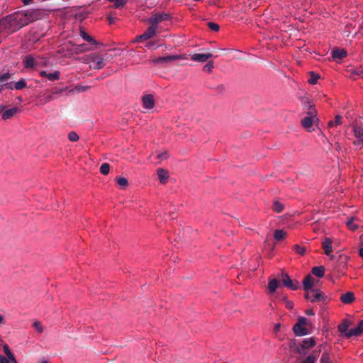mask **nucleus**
Here are the masks:
<instances>
[{
	"instance_id": "1",
	"label": "nucleus",
	"mask_w": 363,
	"mask_h": 363,
	"mask_svg": "<svg viewBox=\"0 0 363 363\" xmlns=\"http://www.w3.org/2000/svg\"><path fill=\"white\" fill-rule=\"evenodd\" d=\"M43 15V12L40 9H33L30 11H19L8 15V17L9 20L11 22V26H13V30L17 31L22 27L40 19Z\"/></svg>"
},
{
	"instance_id": "2",
	"label": "nucleus",
	"mask_w": 363,
	"mask_h": 363,
	"mask_svg": "<svg viewBox=\"0 0 363 363\" xmlns=\"http://www.w3.org/2000/svg\"><path fill=\"white\" fill-rule=\"evenodd\" d=\"M84 63L89 64L91 69H100L105 66L104 58L102 55L97 53H92L86 55L83 58Z\"/></svg>"
},
{
	"instance_id": "3",
	"label": "nucleus",
	"mask_w": 363,
	"mask_h": 363,
	"mask_svg": "<svg viewBox=\"0 0 363 363\" xmlns=\"http://www.w3.org/2000/svg\"><path fill=\"white\" fill-rule=\"evenodd\" d=\"M12 74L7 72L0 74V93L5 89H13V82L11 81Z\"/></svg>"
},
{
	"instance_id": "4",
	"label": "nucleus",
	"mask_w": 363,
	"mask_h": 363,
	"mask_svg": "<svg viewBox=\"0 0 363 363\" xmlns=\"http://www.w3.org/2000/svg\"><path fill=\"white\" fill-rule=\"evenodd\" d=\"M305 298L311 302L324 301L325 296L324 294L319 289H311L306 291Z\"/></svg>"
},
{
	"instance_id": "5",
	"label": "nucleus",
	"mask_w": 363,
	"mask_h": 363,
	"mask_svg": "<svg viewBox=\"0 0 363 363\" xmlns=\"http://www.w3.org/2000/svg\"><path fill=\"white\" fill-rule=\"evenodd\" d=\"M171 19L169 14L167 13H152L148 21L150 25L157 27V24L162 21H167Z\"/></svg>"
},
{
	"instance_id": "6",
	"label": "nucleus",
	"mask_w": 363,
	"mask_h": 363,
	"mask_svg": "<svg viewBox=\"0 0 363 363\" xmlns=\"http://www.w3.org/2000/svg\"><path fill=\"white\" fill-rule=\"evenodd\" d=\"M179 59H186V57L178 55H167L154 58L152 62L154 64H169Z\"/></svg>"
},
{
	"instance_id": "7",
	"label": "nucleus",
	"mask_w": 363,
	"mask_h": 363,
	"mask_svg": "<svg viewBox=\"0 0 363 363\" xmlns=\"http://www.w3.org/2000/svg\"><path fill=\"white\" fill-rule=\"evenodd\" d=\"M23 63L26 68H35L38 65H43V61L38 57L35 58L33 55H28L23 59Z\"/></svg>"
},
{
	"instance_id": "8",
	"label": "nucleus",
	"mask_w": 363,
	"mask_h": 363,
	"mask_svg": "<svg viewBox=\"0 0 363 363\" xmlns=\"http://www.w3.org/2000/svg\"><path fill=\"white\" fill-rule=\"evenodd\" d=\"M315 345V341L313 337L306 338L302 341L300 347H298L296 352L300 354H305V350L311 348Z\"/></svg>"
},
{
	"instance_id": "9",
	"label": "nucleus",
	"mask_w": 363,
	"mask_h": 363,
	"mask_svg": "<svg viewBox=\"0 0 363 363\" xmlns=\"http://www.w3.org/2000/svg\"><path fill=\"white\" fill-rule=\"evenodd\" d=\"M282 283L285 286L294 291L300 288L298 281H293L286 274L282 275Z\"/></svg>"
},
{
	"instance_id": "10",
	"label": "nucleus",
	"mask_w": 363,
	"mask_h": 363,
	"mask_svg": "<svg viewBox=\"0 0 363 363\" xmlns=\"http://www.w3.org/2000/svg\"><path fill=\"white\" fill-rule=\"evenodd\" d=\"M318 118L307 116L301 120V124L305 129L311 132L313 130L312 129L313 125L318 121Z\"/></svg>"
},
{
	"instance_id": "11",
	"label": "nucleus",
	"mask_w": 363,
	"mask_h": 363,
	"mask_svg": "<svg viewBox=\"0 0 363 363\" xmlns=\"http://www.w3.org/2000/svg\"><path fill=\"white\" fill-rule=\"evenodd\" d=\"M157 28V27L150 25V26L142 35L138 37V40L142 41L150 39L155 35Z\"/></svg>"
},
{
	"instance_id": "12",
	"label": "nucleus",
	"mask_w": 363,
	"mask_h": 363,
	"mask_svg": "<svg viewBox=\"0 0 363 363\" xmlns=\"http://www.w3.org/2000/svg\"><path fill=\"white\" fill-rule=\"evenodd\" d=\"M213 57V54L208 53H196L191 56V59L196 62H205L208 59L212 58Z\"/></svg>"
},
{
	"instance_id": "13",
	"label": "nucleus",
	"mask_w": 363,
	"mask_h": 363,
	"mask_svg": "<svg viewBox=\"0 0 363 363\" xmlns=\"http://www.w3.org/2000/svg\"><path fill=\"white\" fill-rule=\"evenodd\" d=\"M363 333V319L359 323L357 327L350 329L346 333V337L350 338L352 336H359Z\"/></svg>"
},
{
	"instance_id": "14",
	"label": "nucleus",
	"mask_w": 363,
	"mask_h": 363,
	"mask_svg": "<svg viewBox=\"0 0 363 363\" xmlns=\"http://www.w3.org/2000/svg\"><path fill=\"white\" fill-rule=\"evenodd\" d=\"M142 101L145 108L151 109L155 106V100L152 94H146L143 96Z\"/></svg>"
},
{
	"instance_id": "15",
	"label": "nucleus",
	"mask_w": 363,
	"mask_h": 363,
	"mask_svg": "<svg viewBox=\"0 0 363 363\" xmlns=\"http://www.w3.org/2000/svg\"><path fill=\"white\" fill-rule=\"evenodd\" d=\"M40 75L42 77H46L49 81L55 82L58 79H60V71H55L53 73H47L46 71H41L40 72Z\"/></svg>"
},
{
	"instance_id": "16",
	"label": "nucleus",
	"mask_w": 363,
	"mask_h": 363,
	"mask_svg": "<svg viewBox=\"0 0 363 363\" xmlns=\"http://www.w3.org/2000/svg\"><path fill=\"white\" fill-rule=\"evenodd\" d=\"M340 299L344 304H350L354 301L355 297L353 292L347 291L345 294H342Z\"/></svg>"
},
{
	"instance_id": "17",
	"label": "nucleus",
	"mask_w": 363,
	"mask_h": 363,
	"mask_svg": "<svg viewBox=\"0 0 363 363\" xmlns=\"http://www.w3.org/2000/svg\"><path fill=\"white\" fill-rule=\"evenodd\" d=\"M322 247L324 250V252L327 255H330L333 252L332 240L329 238H325L323 242Z\"/></svg>"
},
{
	"instance_id": "18",
	"label": "nucleus",
	"mask_w": 363,
	"mask_h": 363,
	"mask_svg": "<svg viewBox=\"0 0 363 363\" xmlns=\"http://www.w3.org/2000/svg\"><path fill=\"white\" fill-rule=\"evenodd\" d=\"M320 350H314L311 354L307 356L303 360L301 361L300 363H315L316 359L320 355Z\"/></svg>"
},
{
	"instance_id": "19",
	"label": "nucleus",
	"mask_w": 363,
	"mask_h": 363,
	"mask_svg": "<svg viewBox=\"0 0 363 363\" xmlns=\"http://www.w3.org/2000/svg\"><path fill=\"white\" fill-rule=\"evenodd\" d=\"M346 56L347 51L345 49H336L332 52V57L335 60H341Z\"/></svg>"
},
{
	"instance_id": "20",
	"label": "nucleus",
	"mask_w": 363,
	"mask_h": 363,
	"mask_svg": "<svg viewBox=\"0 0 363 363\" xmlns=\"http://www.w3.org/2000/svg\"><path fill=\"white\" fill-rule=\"evenodd\" d=\"M80 36L89 43V45H97L98 43L91 35H89L84 29H80Z\"/></svg>"
},
{
	"instance_id": "21",
	"label": "nucleus",
	"mask_w": 363,
	"mask_h": 363,
	"mask_svg": "<svg viewBox=\"0 0 363 363\" xmlns=\"http://www.w3.org/2000/svg\"><path fill=\"white\" fill-rule=\"evenodd\" d=\"M293 330L296 336H303L308 334V330L306 328L296 323L293 327Z\"/></svg>"
},
{
	"instance_id": "22",
	"label": "nucleus",
	"mask_w": 363,
	"mask_h": 363,
	"mask_svg": "<svg viewBox=\"0 0 363 363\" xmlns=\"http://www.w3.org/2000/svg\"><path fill=\"white\" fill-rule=\"evenodd\" d=\"M157 175L160 183L163 184L167 183L169 178V173L167 170L162 168L158 169Z\"/></svg>"
},
{
	"instance_id": "23",
	"label": "nucleus",
	"mask_w": 363,
	"mask_h": 363,
	"mask_svg": "<svg viewBox=\"0 0 363 363\" xmlns=\"http://www.w3.org/2000/svg\"><path fill=\"white\" fill-rule=\"evenodd\" d=\"M18 111V108L16 107H13L12 108L6 110L5 111H2V118L4 120H7L12 118L14 115H16Z\"/></svg>"
},
{
	"instance_id": "24",
	"label": "nucleus",
	"mask_w": 363,
	"mask_h": 363,
	"mask_svg": "<svg viewBox=\"0 0 363 363\" xmlns=\"http://www.w3.org/2000/svg\"><path fill=\"white\" fill-rule=\"evenodd\" d=\"M303 289L306 291H309L313 286V277L310 275L306 276L303 281Z\"/></svg>"
},
{
	"instance_id": "25",
	"label": "nucleus",
	"mask_w": 363,
	"mask_h": 363,
	"mask_svg": "<svg viewBox=\"0 0 363 363\" xmlns=\"http://www.w3.org/2000/svg\"><path fill=\"white\" fill-rule=\"evenodd\" d=\"M3 349H4V353L6 354V357L11 359V361H12L13 363H17V360L15 357V356L13 355V354L11 352L9 347L8 346L7 344H4L3 345Z\"/></svg>"
},
{
	"instance_id": "26",
	"label": "nucleus",
	"mask_w": 363,
	"mask_h": 363,
	"mask_svg": "<svg viewBox=\"0 0 363 363\" xmlns=\"http://www.w3.org/2000/svg\"><path fill=\"white\" fill-rule=\"evenodd\" d=\"M350 325V322L345 320L338 325V330L342 334H345L346 336V333H348L350 330H348Z\"/></svg>"
},
{
	"instance_id": "27",
	"label": "nucleus",
	"mask_w": 363,
	"mask_h": 363,
	"mask_svg": "<svg viewBox=\"0 0 363 363\" xmlns=\"http://www.w3.org/2000/svg\"><path fill=\"white\" fill-rule=\"evenodd\" d=\"M279 286L278 281L276 279H270L268 283V289L271 294H273L276 291L277 289Z\"/></svg>"
},
{
	"instance_id": "28",
	"label": "nucleus",
	"mask_w": 363,
	"mask_h": 363,
	"mask_svg": "<svg viewBox=\"0 0 363 363\" xmlns=\"http://www.w3.org/2000/svg\"><path fill=\"white\" fill-rule=\"evenodd\" d=\"M325 269L323 266L314 267L312 269L313 275L318 278H322L324 276Z\"/></svg>"
},
{
	"instance_id": "29",
	"label": "nucleus",
	"mask_w": 363,
	"mask_h": 363,
	"mask_svg": "<svg viewBox=\"0 0 363 363\" xmlns=\"http://www.w3.org/2000/svg\"><path fill=\"white\" fill-rule=\"evenodd\" d=\"M74 50L76 53H82V52L89 51L91 50V48L86 44H81V45H75V48Z\"/></svg>"
},
{
	"instance_id": "30",
	"label": "nucleus",
	"mask_w": 363,
	"mask_h": 363,
	"mask_svg": "<svg viewBox=\"0 0 363 363\" xmlns=\"http://www.w3.org/2000/svg\"><path fill=\"white\" fill-rule=\"evenodd\" d=\"M353 133L355 138L363 137V128L359 127L357 125H353Z\"/></svg>"
},
{
	"instance_id": "31",
	"label": "nucleus",
	"mask_w": 363,
	"mask_h": 363,
	"mask_svg": "<svg viewBox=\"0 0 363 363\" xmlns=\"http://www.w3.org/2000/svg\"><path fill=\"white\" fill-rule=\"evenodd\" d=\"M272 209L276 213H281L284 210V205L278 201H274L272 206Z\"/></svg>"
},
{
	"instance_id": "32",
	"label": "nucleus",
	"mask_w": 363,
	"mask_h": 363,
	"mask_svg": "<svg viewBox=\"0 0 363 363\" xmlns=\"http://www.w3.org/2000/svg\"><path fill=\"white\" fill-rule=\"evenodd\" d=\"M286 233L283 230H276L274 231V238L277 240H281L285 238Z\"/></svg>"
},
{
	"instance_id": "33",
	"label": "nucleus",
	"mask_w": 363,
	"mask_h": 363,
	"mask_svg": "<svg viewBox=\"0 0 363 363\" xmlns=\"http://www.w3.org/2000/svg\"><path fill=\"white\" fill-rule=\"evenodd\" d=\"M319 78H320V75L318 74H315L313 72H310V79L308 80V82L311 84H315Z\"/></svg>"
},
{
	"instance_id": "34",
	"label": "nucleus",
	"mask_w": 363,
	"mask_h": 363,
	"mask_svg": "<svg viewBox=\"0 0 363 363\" xmlns=\"http://www.w3.org/2000/svg\"><path fill=\"white\" fill-rule=\"evenodd\" d=\"M26 86V82L24 79H21L16 83H13V89H16L17 90L23 89Z\"/></svg>"
},
{
	"instance_id": "35",
	"label": "nucleus",
	"mask_w": 363,
	"mask_h": 363,
	"mask_svg": "<svg viewBox=\"0 0 363 363\" xmlns=\"http://www.w3.org/2000/svg\"><path fill=\"white\" fill-rule=\"evenodd\" d=\"M89 89V86L79 85V86H76L74 88L70 89L69 92H77V93L84 92V91H87Z\"/></svg>"
},
{
	"instance_id": "36",
	"label": "nucleus",
	"mask_w": 363,
	"mask_h": 363,
	"mask_svg": "<svg viewBox=\"0 0 363 363\" xmlns=\"http://www.w3.org/2000/svg\"><path fill=\"white\" fill-rule=\"evenodd\" d=\"M342 123V116H340V115H337L335 117V119L334 121H330L328 122V126L329 127H332L333 125H340Z\"/></svg>"
},
{
	"instance_id": "37",
	"label": "nucleus",
	"mask_w": 363,
	"mask_h": 363,
	"mask_svg": "<svg viewBox=\"0 0 363 363\" xmlns=\"http://www.w3.org/2000/svg\"><path fill=\"white\" fill-rule=\"evenodd\" d=\"M356 218H351L350 219L348 220V221L347 222V225L348 226V228L351 230H355L357 229L358 228V225L357 224L354 223V221H355Z\"/></svg>"
},
{
	"instance_id": "38",
	"label": "nucleus",
	"mask_w": 363,
	"mask_h": 363,
	"mask_svg": "<svg viewBox=\"0 0 363 363\" xmlns=\"http://www.w3.org/2000/svg\"><path fill=\"white\" fill-rule=\"evenodd\" d=\"M116 182L122 188L126 187L128 184V179L125 177L116 178Z\"/></svg>"
},
{
	"instance_id": "39",
	"label": "nucleus",
	"mask_w": 363,
	"mask_h": 363,
	"mask_svg": "<svg viewBox=\"0 0 363 363\" xmlns=\"http://www.w3.org/2000/svg\"><path fill=\"white\" fill-rule=\"evenodd\" d=\"M109 171H110L109 164L103 163L100 167V172L104 175H106L108 174Z\"/></svg>"
},
{
	"instance_id": "40",
	"label": "nucleus",
	"mask_w": 363,
	"mask_h": 363,
	"mask_svg": "<svg viewBox=\"0 0 363 363\" xmlns=\"http://www.w3.org/2000/svg\"><path fill=\"white\" fill-rule=\"evenodd\" d=\"M113 3L114 8L120 9L126 4L127 0H115Z\"/></svg>"
},
{
	"instance_id": "41",
	"label": "nucleus",
	"mask_w": 363,
	"mask_h": 363,
	"mask_svg": "<svg viewBox=\"0 0 363 363\" xmlns=\"http://www.w3.org/2000/svg\"><path fill=\"white\" fill-rule=\"evenodd\" d=\"M308 116L317 118V111L315 107L312 105L308 106V111L307 112Z\"/></svg>"
},
{
	"instance_id": "42",
	"label": "nucleus",
	"mask_w": 363,
	"mask_h": 363,
	"mask_svg": "<svg viewBox=\"0 0 363 363\" xmlns=\"http://www.w3.org/2000/svg\"><path fill=\"white\" fill-rule=\"evenodd\" d=\"M294 250L296 252L300 255H303L306 253V248L304 247H301L298 245H295L294 246Z\"/></svg>"
},
{
	"instance_id": "43",
	"label": "nucleus",
	"mask_w": 363,
	"mask_h": 363,
	"mask_svg": "<svg viewBox=\"0 0 363 363\" xmlns=\"http://www.w3.org/2000/svg\"><path fill=\"white\" fill-rule=\"evenodd\" d=\"M33 328L39 333H43L44 331V328L39 321H35L33 324Z\"/></svg>"
},
{
	"instance_id": "44",
	"label": "nucleus",
	"mask_w": 363,
	"mask_h": 363,
	"mask_svg": "<svg viewBox=\"0 0 363 363\" xmlns=\"http://www.w3.org/2000/svg\"><path fill=\"white\" fill-rule=\"evenodd\" d=\"M213 68V61H209L207 62V64H206L203 67V70L204 72H212V69Z\"/></svg>"
},
{
	"instance_id": "45",
	"label": "nucleus",
	"mask_w": 363,
	"mask_h": 363,
	"mask_svg": "<svg viewBox=\"0 0 363 363\" xmlns=\"http://www.w3.org/2000/svg\"><path fill=\"white\" fill-rule=\"evenodd\" d=\"M320 363H332L330 355L328 352L323 353L320 358Z\"/></svg>"
},
{
	"instance_id": "46",
	"label": "nucleus",
	"mask_w": 363,
	"mask_h": 363,
	"mask_svg": "<svg viewBox=\"0 0 363 363\" xmlns=\"http://www.w3.org/2000/svg\"><path fill=\"white\" fill-rule=\"evenodd\" d=\"M350 72L352 74L361 76L363 77V68L362 67L352 69Z\"/></svg>"
},
{
	"instance_id": "47",
	"label": "nucleus",
	"mask_w": 363,
	"mask_h": 363,
	"mask_svg": "<svg viewBox=\"0 0 363 363\" xmlns=\"http://www.w3.org/2000/svg\"><path fill=\"white\" fill-rule=\"evenodd\" d=\"M79 138V135L76 132L72 131L68 134V139L72 142H77Z\"/></svg>"
},
{
	"instance_id": "48",
	"label": "nucleus",
	"mask_w": 363,
	"mask_h": 363,
	"mask_svg": "<svg viewBox=\"0 0 363 363\" xmlns=\"http://www.w3.org/2000/svg\"><path fill=\"white\" fill-rule=\"evenodd\" d=\"M208 27L209 29H211V30L215 31V32L218 31L219 28H220L219 25L214 22H208Z\"/></svg>"
},
{
	"instance_id": "49",
	"label": "nucleus",
	"mask_w": 363,
	"mask_h": 363,
	"mask_svg": "<svg viewBox=\"0 0 363 363\" xmlns=\"http://www.w3.org/2000/svg\"><path fill=\"white\" fill-rule=\"evenodd\" d=\"M296 323L304 327L307 325V319L304 317H299Z\"/></svg>"
},
{
	"instance_id": "50",
	"label": "nucleus",
	"mask_w": 363,
	"mask_h": 363,
	"mask_svg": "<svg viewBox=\"0 0 363 363\" xmlns=\"http://www.w3.org/2000/svg\"><path fill=\"white\" fill-rule=\"evenodd\" d=\"M353 144L356 146L363 147V137L356 138V140L353 142Z\"/></svg>"
},
{
	"instance_id": "51",
	"label": "nucleus",
	"mask_w": 363,
	"mask_h": 363,
	"mask_svg": "<svg viewBox=\"0 0 363 363\" xmlns=\"http://www.w3.org/2000/svg\"><path fill=\"white\" fill-rule=\"evenodd\" d=\"M0 363H13L7 357L0 354Z\"/></svg>"
},
{
	"instance_id": "52",
	"label": "nucleus",
	"mask_w": 363,
	"mask_h": 363,
	"mask_svg": "<svg viewBox=\"0 0 363 363\" xmlns=\"http://www.w3.org/2000/svg\"><path fill=\"white\" fill-rule=\"evenodd\" d=\"M353 125H357L359 127L363 128V117H359Z\"/></svg>"
},
{
	"instance_id": "53",
	"label": "nucleus",
	"mask_w": 363,
	"mask_h": 363,
	"mask_svg": "<svg viewBox=\"0 0 363 363\" xmlns=\"http://www.w3.org/2000/svg\"><path fill=\"white\" fill-rule=\"evenodd\" d=\"M45 103H48L53 99L52 94L45 96L43 98Z\"/></svg>"
},
{
	"instance_id": "54",
	"label": "nucleus",
	"mask_w": 363,
	"mask_h": 363,
	"mask_svg": "<svg viewBox=\"0 0 363 363\" xmlns=\"http://www.w3.org/2000/svg\"><path fill=\"white\" fill-rule=\"evenodd\" d=\"M107 19L110 24H113L115 23L116 18L109 15L107 16Z\"/></svg>"
},
{
	"instance_id": "55",
	"label": "nucleus",
	"mask_w": 363,
	"mask_h": 363,
	"mask_svg": "<svg viewBox=\"0 0 363 363\" xmlns=\"http://www.w3.org/2000/svg\"><path fill=\"white\" fill-rule=\"evenodd\" d=\"M306 314L308 315H314L315 313L312 308H309L306 311Z\"/></svg>"
},
{
	"instance_id": "56",
	"label": "nucleus",
	"mask_w": 363,
	"mask_h": 363,
	"mask_svg": "<svg viewBox=\"0 0 363 363\" xmlns=\"http://www.w3.org/2000/svg\"><path fill=\"white\" fill-rule=\"evenodd\" d=\"M166 155H167V153H166V152H164V153H161V154H158V155H157V158H158V159H161V160L164 159V158H166V157H166Z\"/></svg>"
},
{
	"instance_id": "57",
	"label": "nucleus",
	"mask_w": 363,
	"mask_h": 363,
	"mask_svg": "<svg viewBox=\"0 0 363 363\" xmlns=\"http://www.w3.org/2000/svg\"><path fill=\"white\" fill-rule=\"evenodd\" d=\"M66 89H67V88H65V89H55V90H54L52 91V94H59V93H60V92L63 91L64 90H66Z\"/></svg>"
},
{
	"instance_id": "58",
	"label": "nucleus",
	"mask_w": 363,
	"mask_h": 363,
	"mask_svg": "<svg viewBox=\"0 0 363 363\" xmlns=\"http://www.w3.org/2000/svg\"><path fill=\"white\" fill-rule=\"evenodd\" d=\"M24 5H28L33 1V0H22Z\"/></svg>"
},
{
	"instance_id": "59",
	"label": "nucleus",
	"mask_w": 363,
	"mask_h": 363,
	"mask_svg": "<svg viewBox=\"0 0 363 363\" xmlns=\"http://www.w3.org/2000/svg\"><path fill=\"white\" fill-rule=\"evenodd\" d=\"M359 255L361 257L363 258V247H361L359 250Z\"/></svg>"
},
{
	"instance_id": "60",
	"label": "nucleus",
	"mask_w": 363,
	"mask_h": 363,
	"mask_svg": "<svg viewBox=\"0 0 363 363\" xmlns=\"http://www.w3.org/2000/svg\"><path fill=\"white\" fill-rule=\"evenodd\" d=\"M286 306L289 308H292L293 307V303L292 302H287L286 303Z\"/></svg>"
},
{
	"instance_id": "61",
	"label": "nucleus",
	"mask_w": 363,
	"mask_h": 363,
	"mask_svg": "<svg viewBox=\"0 0 363 363\" xmlns=\"http://www.w3.org/2000/svg\"><path fill=\"white\" fill-rule=\"evenodd\" d=\"M279 328H280V324H277L274 327V330L276 332L279 331Z\"/></svg>"
},
{
	"instance_id": "62",
	"label": "nucleus",
	"mask_w": 363,
	"mask_h": 363,
	"mask_svg": "<svg viewBox=\"0 0 363 363\" xmlns=\"http://www.w3.org/2000/svg\"><path fill=\"white\" fill-rule=\"evenodd\" d=\"M4 106H0V113H1V112L4 111Z\"/></svg>"
},
{
	"instance_id": "63",
	"label": "nucleus",
	"mask_w": 363,
	"mask_h": 363,
	"mask_svg": "<svg viewBox=\"0 0 363 363\" xmlns=\"http://www.w3.org/2000/svg\"><path fill=\"white\" fill-rule=\"evenodd\" d=\"M4 320V316L2 315H0V323H1Z\"/></svg>"
},
{
	"instance_id": "64",
	"label": "nucleus",
	"mask_w": 363,
	"mask_h": 363,
	"mask_svg": "<svg viewBox=\"0 0 363 363\" xmlns=\"http://www.w3.org/2000/svg\"><path fill=\"white\" fill-rule=\"evenodd\" d=\"M41 363H50V362L47 360H43L41 362Z\"/></svg>"
}]
</instances>
